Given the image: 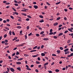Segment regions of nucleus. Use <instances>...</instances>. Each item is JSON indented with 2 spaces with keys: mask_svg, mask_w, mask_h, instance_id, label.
Returning <instances> with one entry per match:
<instances>
[{
  "mask_svg": "<svg viewBox=\"0 0 73 73\" xmlns=\"http://www.w3.org/2000/svg\"><path fill=\"white\" fill-rule=\"evenodd\" d=\"M23 9L24 10H21V11H23V12H27V9L24 8H23Z\"/></svg>",
  "mask_w": 73,
  "mask_h": 73,
  "instance_id": "1",
  "label": "nucleus"
},
{
  "mask_svg": "<svg viewBox=\"0 0 73 73\" xmlns=\"http://www.w3.org/2000/svg\"><path fill=\"white\" fill-rule=\"evenodd\" d=\"M10 70L11 72H15V70L13 68H10Z\"/></svg>",
  "mask_w": 73,
  "mask_h": 73,
  "instance_id": "2",
  "label": "nucleus"
},
{
  "mask_svg": "<svg viewBox=\"0 0 73 73\" xmlns=\"http://www.w3.org/2000/svg\"><path fill=\"white\" fill-rule=\"evenodd\" d=\"M16 64L18 65H20V64H21V62H16Z\"/></svg>",
  "mask_w": 73,
  "mask_h": 73,
  "instance_id": "3",
  "label": "nucleus"
},
{
  "mask_svg": "<svg viewBox=\"0 0 73 73\" xmlns=\"http://www.w3.org/2000/svg\"><path fill=\"white\" fill-rule=\"evenodd\" d=\"M33 7L35 9H37V8H38V6H37V5H34L33 6Z\"/></svg>",
  "mask_w": 73,
  "mask_h": 73,
  "instance_id": "4",
  "label": "nucleus"
},
{
  "mask_svg": "<svg viewBox=\"0 0 73 73\" xmlns=\"http://www.w3.org/2000/svg\"><path fill=\"white\" fill-rule=\"evenodd\" d=\"M17 69L19 70V71H20L21 70V67H17Z\"/></svg>",
  "mask_w": 73,
  "mask_h": 73,
  "instance_id": "5",
  "label": "nucleus"
},
{
  "mask_svg": "<svg viewBox=\"0 0 73 73\" xmlns=\"http://www.w3.org/2000/svg\"><path fill=\"white\" fill-rule=\"evenodd\" d=\"M58 25V23L56 22L53 25H54V26H56V25Z\"/></svg>",
  "mask_w": 73,
  "mask_h": 73,
  "instance_id": "6",
  "label": "nucleus"
},
{
  "mask_svg": "<svg viewBox=\"0 0 73 73\" xmlns=\"http://www.w3.org/2000/svg\"><path fill=\"white\" fill-rule=\"evenodd\" d=\"M68 50H69V49L68 48H66V49L64 50V51L65 52H67V51H68Z\"/></svg>",
  "mask_w": 73,
  "mask_h": 73,
  "instance_id": "7",
  "label": "nucleus"
},
{
  "mask_svg": "<svg viewBox=\"0 0 73 73\" xmlns=\"http://www.w3.org/2000/svg\"><path fill=\"white\" fill-rule=\"evenodd\" d=\"M69 53H70L69 51H67L66 52H65V54H69Z\"/></svg>",
  "mask_w": 73,
  "mask_h": 73,
  "instance_id": "8",
  "label": "nucleus"
},
{
  "mask_svg": "<svg viewBox=\"0 0 73 73\" xmlns=\"http://www.w3.org/2000/svg\"><path fill=\"white\" fill-rule=\"evenodd\" d=\"M43 40H45V41H47V40H49V39L48 38H44Z\"/></svg>",
  "mask_w": 73,
  "mask_h": 73,
  "instance_id": "9",
  "label": "nucleus"
},
{
  "mask_svg": "<svg viewBox=\"0 0 73 73\" xmlns=\"http://www.w3.org/2000/svg\"><path fill=\"white\" fill-rule=\"evenodd\" d=\"M17 28H18V29H20L21 28V27L20 26H18L17 27Z\"/></svg>",
  "mask_w": 73,
  "mask_h": 73,
  "instance_id": "10",
  "label": "nucleus"
},
{
  "mask_svg": "<svg viewBox=\"0 0 73 73\" xmlns=\"http://www.w3.org/2000/svg\"><path fill=\"white\" fill-rule=\"evenodd\" d=\"M44 21L43 20V19H42L41 21H39V22H40V23H43Z\"/></svg>",
  "mask_w": 73,
  "mask_h": 73,
  "instance_id": "11",
  "label": "nucleus"
},
{
  "mask_svg": "<svg viewBox=\"0 0 73 73\" xmlns=\"http://www.w3.org/2000/svg\"><path fill=\"white\" fill-rule=\"evenodd\" d=\"M63 35V33H60L58 34V36H62Z\"/></svg>",
  "mask_w": 73,
  "mask_h": 73,
  "instance_id": "12",
  "label": "nucleus"
},
{
  "mask_svg": "<svg viewBox=\"0 0 73 73\" xmlns=\"http://www.w3.org/2000/svg\"><path fill=\"white\" fill-rule=\"evenodd\" d=\"M41 55L42 56H45V54H44V53H42L41 54Z\"/></svg>",
  "mask_w": 73,
  "mask_h": 73,
  "instance_id": "13",
  "label": "nucleus"
},
{
  "mask_svg": "<svg viewBox=\"0 0 73 73\" xmlns=\"http://www.w3.org/2000/svg\"><path fill=\"white\" fill-rule=\"evenodd\" d=\"M12 9H13V11H15V12H16V9L12 7Z\"/></svg>",
  "mask_w": 73,
  "mask_h": 73,
  "instance_id": "14",
  "label": "nucleus"
},
{
  "mask_svg": "<svg viewBox=\"0 0 73 73\" xmlns=\"http://www.w3.org/2000/svg\"><path fill=\"white\" fill-rule=\"evenodd\" d=\"M36 50H33L30 51V52H36Z\"/></svg>",
  "mask_w": 73,
  "mask_h": 73,
  "instance_id": "15",
  "label": "nucleus"
},
{
  "mask_svg": "<svg viewBox=\"0 0 73 73\" xmlns=\"http://www.w3.org/2000/svg\"><path fill=\"white\" fill-rule=\"evenodd\" d=\"M61 3V1H59L58 3H56V5H58V4H60V3Z\"/></svg>",
  "mask_w": 73,
  "mask_h": 73,
  "instance_id": "16",
  "label": "nucleus"
},
{
  "mask_svg": "<svg viewBox=\"0 0 73 73\" xmlns=\"http://www.w3.org/2000/svg\"><path fill=\"white\" fill-rule=\"evenodd\" d=\"M19 52H17V53L16 54V55H17H17H19Z\"/></svg>",
  "mask_w": 73,
  "mask_h": 73,
  "instance_id": "17",
  "label": "nucleus"
},
{
  "mask_svg": "<svg viewBox=\"0 0 73 73\" xmlns=\"http://www.w3.org/2000/svg\"><path fill=\"white\" fill-rule=\"evenodd\" d=\"M24 56H25V57H28L29 56V55H27V54H24Z\"/></svg>",
  "mask_w": 73,
  "mask_h": 73,
  "instance_id": "18",
  "label": "nucleus"
},
{
  "mask_svg": "<svg viewBox=\"0 0 73 73\" xmlns=\"http://www.w3.org/2000/svg\"><path fill=\"white\" fill-rule=\"evenodd\" d=\"M39 17H40L41 19H43V16H42V15H40L39 16Z\"/></svg>",
  "mask_w": 73,
  "mask_h": 73,
  "instance_id": "19",
  "label": "nucleus"
},
{
  "mask_svg": "<svg viewBox=\"0 0 73 73\" xmlns=\"http://www.w3.org/2000/svg\"><path fill=\"white\" fill-rule=\"evenodd\" d=\"M9 35H12V32L11 31H9Z\"/></svg>",
  "mask_w": 73,
  "mask_h": 73,
  "instance_id": "20",
  "label": "nucleus"
},
{
  "mask_svg": "<svg viewBox=\"0 0 73 73\" xmlns=\"http://www.w3.org/2000/svg\"><path fill=\"white\" fill-rule=\"evenodd\" d=\"M71 40H70L69 39V40L68 41H67V43H68V44H69V43H70V42Z\"/></svg>",
  "mask_w": 73,
  "mask_h": 73,
  "instance_id": "21",
  "label": "nucleus"
},
{
  "mask_svg": "<svg viewBox=\"0 0 73 73\" xmlns=\"http://www.w3.org/2000/svg\"><path fill=\"white\" fill-rule=\"evenodd\" d=\"M60 50H58L56 51V52L58 53H60Z\"/></svg>",
  "mask_w": 73,
  "mask_h": 73,
  "instance_id": "22",
  "label": "nucleus"
},
{
  "mask_svg": "<svg viewBox=\"0 0 73 73\" xmlns=\"http://www.w3.org/2000/svg\"><path fill=\"white\" fill-rule=\"evenodd\" d=\"M7 36V34L5 35L4 36V38H6Z\"/></svg>",
  "mask_w": 73,
  "mask_h": 73,
  "instance_id": "23",
  "label": "nucleus"
},
{
  "mask_svg": "<svg viewBox=\"0 0 73 73\" xmlns=\"http://www.w3.org/2000/svg\"><path fill=\"white\" fill-rule=\"evenodd\" d=\"M46 3L47 4V5H49V6L50 5V3H48V2H47Z\"/></svg>",
  "mask_w": 73,
  "mask_h": 73,
  "instance_id": "24",
  "label": "nucleus"
},
{
  "mask_svg": "<svg viewBox=\"0 0 73 73\" xmlns=\"http://www.w3.org/2000/svg\"><path fill=\"white\" fill-rule=\"evenodd\" d=\"M50 33H49V35H53V33L50 32Z\"/></svg>",
  "mask_w": 73,
  "mask_h": 73,
  "instance_id": "25",
  "label": "nucleus"
},
{
  "mask_svg": "<svg viewBox=\"0 0 73 73\" xmlns=\"http://www.w3.org/2000/svg\"><path fill=\"white\" fill-rule=\"evenodd\" d=\"M40 63V62L38 61H36V63L37 64H39Z\"/></svg>",
  "mask_w": 73,
  "mask_h": 73,
  "instance_id": "26",
  "label": "nucleus"
},
{
  "mask_svg": "<svg viewBox=\"0 0 73 73\" xmlns=\"http://www.w3.org/2000/svg\"><path fill=\"white\" fill-rule=\"evenodd\" d=\"M68 30L69 31H70V32H73V31H72V30L70 29H68Z\"/></svg>",
  "mask_w": 73,
  "mask_h": 73,
  "instance_id": "27",
  "label": "nucleus"
},
{
  "mask_svg": "<svg viewBox=\"0 0 73 73\" xmlns=\"http://www.w3.org/2000/svg\"><path fill=\"white\" fill-rule=\"evenodd\" d=\"M26 69L27 70H31V68H27Z\"/></svg>",
  "mask_w": 73,
  "mask_h": 73,
  "instance_id": "28",
  "label": "nucleus"
},
{
  "mask_svg": "<svg viewBox=\"0 0 73 73\" xmlns=\"http://www.w3.org/2000/svg\"><path fill=\"white\" fill-rule=\"evenodd\" d=\"M59 48L60 50H63V48L62 47H60Z\"/></svg>",
  "mask_w": 73,
  "mask_h": 73,
  "instance_id": "29",
  "label": "nucleus"
},
{
  "mask_svg": "<svg viewBox=\"0 0 73 73\" xmlns=\"http://www.w3.org/2000/svg\"><path fill=\"white\" fill-rule=\"evenodd\" d=\"M69 35L70 36H73V33L72 34H69Z\"/></svg>",
  "mask_w": 73,
  "mask_h": 73,
  "instance_id": "30",
  "label": "nucleus"
},
{
  "mask_svg": "<svg viewBox=\"0 0 73 73\" xmlns=\"http://www.w3.org/2000/svg\"><path fill=\"white\" fill-rule=\"evenodd\" d=\"M48 64H49V63L48 62H47L46 63H45L44 64V65L45 66V65H48Z\"/></svg>",
  "mask_w": 73,
  "mask_h": 73,
  "instance_id": "31",
  "label": "nucleus"
},
{
  "mask_svg": "<svg viewBox=\"0 0 73 73\" xmlns=\"http://www.w3.org/2000/svg\"><path fill=\"white\" fill-rule=\"evenodd\" d=\"M55 72H59V70L58 69H56L55 70Z\"/></svg>",
  "mask_w": 73,
  "mask_h": 73,
  "instance_id": "32",
  "label": "nucleus"
},
{
  "mask_svg": "<svg viewBox=\"0 0 73 73\" xmlns=\"http://www.w3.org/2000/svg\"><path fill=\"white\" fill-rule=\"evenodd\" d=\"M10 17H11V18L12 19H14V18L12 16H11Z\"/></svg>",
  "mask_w": 73,
  "mask_h": 73,
  "instance_id": "33",
  "label": "nucleus"
},
{
  "mask_svg": "<svg viewBox=\"0 0 73 73\" xmlns=\"http://www.w3.org/2000/svg\"><path fill=\"white\" fill-rule=\"evenodd\" d=\"M36 36H37V37L40 36V35H39L38 34H36Z\"/></svg>",
  "mask_w": 73,
  "mask_h": 73,
  "instance_id": "34",
  "label": "nucleus"
},
{
  "mask_svg": "<svg viewBox=\"0 0 73 73\" xmlns=\"http://www.w3.org/2000/svg\"><path fill=\"white\" fill-rule=\"evenodd\" d=\"M44 33V31H42L40 32V35H42V34H43Z\"/></svg>",
  "mask_w": 73,
  "mask_h": 73,
  "instance_id": "35",
  "label": "nucleus"
},
{
  "mask_svg": "<svg viewBox=\"0 0 73 73\" xmlns=\"http://www.w3.org/2000/svg\"><path fill=\"white\" fill-rule=\"evenodd\" d=\"M8 27H11V25L9 24H7L6 25Z\"/></svg>",
  "mask_w": 73,
  "mask_h": 73,
  "instance_id": "36",
  "label": "nucleus"
},
{
  "mask_svg": "<svg viewBox=\"0 0 73 73\" xmlns=\"http://www.w3.org/2000/svg\"><path fill=\"white\" fill-rule=\"evenodd\" d=\"M7 71L8 72H9V69L8 68H7Z\"/></svg>",
  "mask_w": 73,
  "mask_h": 73,
  "instance_id": "37",
  "label": "nucleus"
},
{
  "mask_svg": "<svg viewBox=\"0 0 73 73\" xmlns=\"http://www.w3.org/2000/svg\"><path fill=\"white\" fill-rule=\"evenodd\" d=\"M60 19H61V17H58L57 18V20H60Z\"/></svg>",
  "mask_w": 73,
  "mask_h": 73,
  "instance_id": "38",
  "label": "nucleus"
},
{
  "mask_svg": "<svg viewBox=\"0 0 73 73\" xmlns=\"http://www.w3.org/2000/svg\"><path fill=\"white\" fill-rule=\"evenodd\" d=\"M32 33H30L29 34V35H28V36H32Z\"/></svg>",
  "mask_w": 73,
  "mask_h": 73,
  "instance_id": "39",
  "label": "nucleus"
},
{
  "mask_svg": "<svg viewBox=\"0 0 73 73\" xmlns=\"http://www.w3.org/2000/svg\"><path fill=\"white\" fill-rule=\"evenodd\" d=\"M37 48V46H35V47H33V49H36V48Z\"/></svg>",
  "mask_w": 73,
  "mask_h": 73,
  "instance_id": "40",
  "label": "nucleus"
},
{
  "mask_svg": "<svg viewBox=\"0 0 73 73\" xmlns=\"http://www.w3.org/2000/svg\"><path fill=\"white\" fill-rule=\"evenodd\" d=\"M29 20H30L29 19V18H27V19H26V21H29Z\"/></svg>",
  "mask_w": 73,
  "mask_h": 73,
  "instance_id": "41",
  "label": "nucleus"
},
{
  "mask_svg": "<svg viewBox=\"0 0 73 73\" xmlns=\"http://www.w3.org/2000/svg\"><path fill=\"white\" fill-rule=\"evenodd\" d=\"M38 56V54L37 55H34L33 56V57H37Z\"/></svg>",
  "mask_w": 73,
  "mask_h": 73,
  "instance_id": "42",
  "label": "nucleus"
},
{
  "mask_svg": "<svg viewBox=\"0 0 73 73\" xmlns=\"http://www.w3.org/2000/svg\"><path fill=\"white\" fill-rule=\"evenodd\" d=\"M12 35H14V36H15V32H12Z\"/></svg>",
  "mask_w": 73,
  "mask_h": 73,
  "instance_id": "43",
  "label": "nucleus"
},
{
  "mask_svg": "<svg viewBox=\"0 0 73 73\" xmlns=\"http://www.w3.org/2000/svg\"><path fill=\"white\" fill-rule=\"evenodd\" d=\"M27 30H28L29 29V26H27Z\"/></svg>",
  "mask_w": 73,
  "mask_h": 73,
  "instance_id": "44",
  "label": "nucleus"
},
{
  "mask_svg": "<svg viewBox=\"0 0 73 73\" xmlns=\"http://www.w3.org/2000/svg\"><path fill=\"white\" fill-rule=\"evenodd\" d=\"M64 19L65 20H67V18H66V17H64Z\"/></svg>",
  "mask_w": 73,
  "mask_h": 73,
  "instance_id": "45",
  "label": "nucleus"
},
{
  "mask_svg": "<svg viewBox=\"0 0 73 73\" xmlns=\"http://www.w3.org/2000/svg\"><path fill=\"white\" fill-rule=\"evenodd\" d=\"M3 23H7V21L5 20H4L3 21Z\"/></svg>",
  "mask_w": 73,
  "mask_h": 73,
  "instance_id": "46",
  "label": "nucleus"
},
{
  "mask_svg": "<svg viewBox=\"0 0 73 73\" xmlns=\"http://www.w3.org/2000/svg\"><path fill=\"white\" fill-rule=\"evenodd\" d=\"M5 41H2L1 42V43L2 44H4V43H5Z\"/></svg>",
  "mask_w": 73,
  "mask_h": 73,
  "instance_id": "47",
  "label": "nucleus"
},
{
  "mask_svg": "<svg viewBox=\"0 0 73 73\" xmlns=\"http://www.w3.org/2000/svg\"><path fill=\"white\" fill-rule=\"evenodd\" d=\"M15 58H19V57H18L17 56H16V55H15Z\"/></svg>",
  "mask_w": 73,
  "mask_h": 73,
  "instance_id": "48",
  "label": "nucleus"
},
{
  "mask_svg": "<svg viewBox=\"0 0 73 73\" xmlns=\"http://www.w3.org/2000/svg\"><path fill=\"white\" fill-rule=\"evenodd\" d=\"M62 25H60L58 26V27H59L60 28V27H62Z\"/></svg>",
  "mask_w": 73,
  "mask_h": 73,
  "instance_id": "49",
  "label": "nucleus"
},
{
  "mask_svg": "<svg viewBox=\"0 0 73 73\" xmlns=\"http://www.w3.org/2000/svg\"><path fill=\"white\" fill-rule=\"evenodd\" d=\"M53 38H57V36H54L53 37Z\"/></svg>",
  "mask_w": 73,
  "mask_h": 73,
  "instance_id": "50",
  "label": "nucleus"
},
{
  "mask_svg": "<svg viewBox=\"0 0 73 73\" xmlns=\"http://www.w3.org/2000/svg\"><path fill=\"white\" fill-rule=\"evenodd\" d=\"M27 16V17H28L29 18H32V17H31L30 16H29V15H28Z\"/></svg>",
  "mask_w": 73,
  "mask_h": 73,
  "instance_id": "51",
  "label": "nucleus"
},
{
  "mask_svg": "<svg viewBox=\"0 0 73 73\" xmlns=\"http://www.w3.org/2000/svg\"><path fill=\"white\" fill-rule=\"evenodd\" d=\"M15 15H19V13L16 12H15Z\"/></svg>",
  "mask_w": 73,
  "mask_h": 73,
  "instance_id": "52",
  "label": "nucleus"
},
{
  "mask_svg": "<svg viewBox=\"0 0 73 73\" xmlns=\"http://www.w3.org/2000/svg\"><path fill=\"white\" fill-rule=\"evenodd\" d=\"M5 29H7V30H9V29L7 27H5Z\"/></svg>",
  "mask_w": 73,
  "mask_h": 73,
  "instance_id": "53",
  "label": "nucleus"
},
{
  "mask_svg": "<svg viewBox=\"0 0 73 73\" xmlns=\"http://www.w3.org/2000/svg\"><path fill=\"white\" fill-rule=\"evenodd\" d=\"M67 32H68V31H65L64 32V33H67Z\"/></svg>",
  "mask_w": 73,
  "mask_h": 73,
  "instance_id": "54",
  "label": "nucleus"
},
{
  "mask_svg": "<svg viewBox=\"0 0 73 73\" xmlns=\"http://www.w3.org/2000/svg\"><path fill=\"white\" fill-rule=\"evenodd\" d=\"M33 66H34V65L33 64H32L31 66V68H33Z\"/></svg>",
  "mask_w": 73,
  "mask_h": 73,
  "instance_id": "55",
  "label": "nucleus"
},
{
  "mask_svg": "<svg viewBox=\"0 0 73 73\" xmlns=\"http://www.w3.org/2000/svg\"><path fill=\"white\" fill-rule=\"evenodd\" d=\"M15 5V6H18L19 5H18V4H14Z\"/></svg>",
  "mask_w": 73,
  "mask_h": 73,
  "instance_id": "56",
  "label": "nucleus"
},
{
  "mask_svg": "<svg viewBox=\"0 0 73 73\" xmlns=\"http://www.w3.org/2000/svg\"><path fill=\"white\" fill-rule=\"evenodd\" d=\"M5 42H8V40L6 39L5 40Z\"/></svg>",
  "mask_w": 73,
  "mask_h": 73,
  "instance_id": "57",
  "label": "nucleus"
},
{
  "mask_svg": "<svg viewBox=\"0 0 73 73\" xmlns=\"http://www.w3.org/2000/svg\"><path fill=\"white\" fill-rule=\"evenodd\" d=\"M64 11L65 12H67V11H68V10L66 9H64Z\"/></svg>",
  "mask_w": 73,
  "mask_h": 73,
  "instance_id": "58",
  "label": "nucleus"
},
{
  "mask_svg": "<svg viewBox=\"0 0 73 73\" xmlns=\"http://www.w3.org/2000/svg\"><path fill=\"white\" fill-rule=\"evenodd\" d=\"M52 56H56V54H52Z\"/></svg>",
  "mask_w": 73,
  "mask_h": 73,
  "instance_id": "59",
  "label": "nucleus"
},
{
  "mask_svg": "<svg viewBox=\"0 0 73 73\" xmlns=\"http://www.w3.org/2000/svg\"><path fill=\"white\" fill-rule=\"evenodd\" d=\"M49 73H52V71H48Z\"/></svg>",
  "mask_w": 73,
  "mask_h": 73,
  "instance_id": "60",
  "label": "nucleus"
},
{
  "mask_svg": "<svg viewBox=\"0 0 73 73\" xmlns=\"http://www.w3.org/2000/svg\"><path fill=\"white\" fill-rule=\"evenodd\" d=\"M41 48L42 49V48H44V45H42L41 46Z\"/></svg>",
  "mask_w": 73,
  "mask_h": 73,
  "instance_id": "61",
  "label": "nucleus"
},
{
  "mask_svg": "<svg viewBox=\"0 0 73 73\" xmlns=\"http://www.w3.org/2000/svg\"><path fill=\"white\" fill-rule=\"evenodd\" d=\"M70 55L71 56V57H72V56H73V53H71Z\"/></svg>",
  "mask_w": 73,
  "mask_h": 73,
  "instance_id": "62",
  "label": "nucleus"
},
{
  "mask_svg": "<svg viewBox=\"0 0 73 73\" xmlns=\"http://www.w3.org/2000/svg\"><path fill=\"white\" fill-rule=\"evenodd\" d=\"M21 3V1H19L18 2V4H20Z\"/></svg>",
  "mask_w": 73,
  "mask_h": 73,
  "instance_id": "63",
  "label": "nucleus"
},
{
  "mask_svg": "<svg viewBox=\"0 0 73 73\" xmlns=\"http://www.w3.org/2000/svg\"><path fill=\"white\" fill-rule=\"evenodd\" d=\"M15 3H18L17 1H16V0H15L14 1Z\"/></svg>",
  "mask_w": 73,
  "mask_h": 73,
  "instance_id": "64",
  "label": "nucleus"
}]
</instances>
